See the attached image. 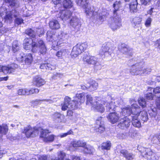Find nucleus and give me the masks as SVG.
<instances>
[{
    "instance_id": "obj_5",
    "label": "nucleus",
    "mask_w": 160,
    "mask_h": 160,
    "mask_svg": "<svg viewBox=\"0 0 160 160\" xmlns=\"http://www.w3.org/2000/svg\"><path fill=\"white\" fill-rule=\"evenodd\" d=\"M141 112V110L138 105L136 104H132L130 107V106L126 107L122 109V116L129 115L132 114V116L134 114L139 113Z\"/></svg>"
},
{
    "instance_id": "obj_30",
    "label": "nucleus",
    "mask_w": 160,
    "mask_h": 160,
    "mask_svg": "<svg viewBox=\"0 0 160 160\" xmlns=\"http://www.w3.org/2000/svg\"><path fill=\"white\" fill-rule=\"evenodd\" d=\"M49 25L50 28L52 29H58L60 28V24L58 22L55 20L50 21Z\"/></svg>"
},
{
    "instance_id": "obj_9",
    "label": "nucleus",
    "mask_w": 160,
    "mask_h": 160,
    "mask_svg": "<svg viewBox=\"0 0 160 160\" xmlns=\"http://www.w3.org/2000/svg\"><path fill=\"white\" fill-rule=\"evenodd\" d=\"M88 45L86 42L81 44H78L72 48L71 54L74 57H77L88 48Z\"/></svg>"
},
{
    "instance_id": "obj_11",
    "label": "nucleus",
    "mask_w": 160,
    "mask_h": 160,
    "mask_svg": "<svg viewBox=\"0 0 160 160\" xmlns=\"http://www.w3.org/2000/svg\"><path fill=\"white\" fill-rule=\"evenodd\" d=\"M85 101V94L84 93H77L75 99L72 101L74 105H72L73 108H78L79 107L82 103Z\"/></svg>"
},
{
    "instance_id": "obj_54",
    "label": "nucleus",
    "mask_w": 160,
    "mask_h": 160,
    "mask_svg": "<svg viewBox=\"0 0 160 160\" xmlns=\"http://www.w3.org/2000/svg\"><path fill=\"white\" fill-rule=\"evenodd\" d=\"M23 20L21 18H17L15 20V26H18L23 23Z\"/></svg>"
},
{
    "instance_id": "obj_20",
    "label": "nucleus",
    "mask_w": 160,
    "mask_h": 160,
    "mask_svg": "<svg viewBox=\"0 0 160 160\" xmlns=\"http://www.w3.org/2000/svg\"><path fill=\"white\" fill-rule=\"evenodd\" d=\"M70 24L77 31L79 30L81 25L80 20L76 16L73 17L72 18L70 22Z\"/></svg>"
},
{
    "instance_id": "obj_50",
    "label": "nucleus",
    "mask_w": 160,
    "mask_h": 160,
    "mask_svg": "<svg viewBox=\"0 0 160 160\" xmlns=\"http://www.w3.org/2000/svg\"><path fill=\"white\" fill-rule=\"evenodd\" d=\"M67 53L65 49H62L58 51L56 53V55L58 57H61L62 56H65Z\"/></svg>"
},
{
    "instance_id": "obj_49",
    "label": "nucleus",
    "mask_w": 160,
    "mask_h": 160,
    "mask_svg": "<svg viewBox=\"0 0 160 160\" xmlns=\"http://www.w3.org/2000/svg\"><path fill=\"white\" fill-rule=\"evenodd\" d=\"M54 138V136L53 135H51L48 136L46 138L43 139V140L46 142H51L53 141Z\"/></svg>"
},
{
    "instance_id": "obj_32",
    "label": "nucleus",
    "mask_w": 160,
    "mask_h": 160,
    "mask_svg": "<svg viewBox=\"0 0 160 160\" xmlns=\"http://www.w3.org/2000/svg\"><path fill=\"white\" fill-rule=\"evenodd\" d=\"M86 143L85 142L80 140L73 141L72 143V144L74 147H82L83 148L85 146Z\"/></svg>"
},
{
    "instance_id": "obj_23",
    "label": "nucleus",
    "mask_w": 160,
    "mask_h": 160,
    "mask_svg": "<svg viewBox=\"0 0 160 160\" xmlns=\"http://www.w3.org/2000/svg\"><path fill=\"white\" fill-rule=\"evenodd\" d=\"M18 14V13L15 10L7 12L4 17L5 21L7 22H11L12 21V16L16 17Z\"/></svg>"
},
{
    "instance_id": "obj_8",
    "label": "nucleus",
    "mask_w": 160,
    "mask_h": 160,
    "mask_svg": "<svg viewBox=\"0 0 160 160\" xmlns=\"http://www.w3.org/2000/svg\"><path fill=\"white\" fill-rule=\"evenodd\" d=\"M40 128L32 127L30 126H28L24 128L23 133H25L27 138L34 137L38 135Z\"/></svg>"
},
{
    "instance_id": "obj_21",
    "label": "nucleus",
    "mask_w": 160,
    "mask_h": 160,
    "mask_svg": "<svg viewBox=\"0 0 160 160\" xmlns=\"http://www.w3.org/2000/svg\"><path fill=\"white\" fill-rule=\"evenodd\" d=\"M72 13L71 12L68 10L60 11L57 15L58 18H60L63 21H66L69 19L71 16Z\"/></svg>"
},
{
    "instance_id": "obj_42",
    "label": "nucleus",
    "mask_w": 160,
    "mask_h": 160,
    "mask_svg": "<svg viewBox=\"0 0 160 160\" xmlns=\"http://www.w3.org/2000/svg\"><path fill=\"white\" fill-rule=\"evenodd\" d=\"M6 3H8L9 5L12 6L18 7L19 5L18 2L17 0H4Z\"/></svg>"
},
{
    "instance_id": "obj_56",
    "label": "nucleus",
    "mask_w": 160,
    "mask_h": 160,
    "mask_svg": "<svg viewBox=\"0 0 160 160\" xmlns=\"http://www.w3.org/2000/svg\"><path fill=\"white\" fill-rule=\"evenodd\" d=\"M152 21V19L151 18H148L146 20L145 23V25L146 27H150Z\"/></svg>"
},
{
    "instance_id": "obj_63",
    "label": "nucleus",
    "mask_w": 160,
    "mask_h": 160,
    "mask_svg": "<svg viewBox=\"0 0 160 160\" xmlns=\"http://www.w3.org/2000/svg\"><path fill=\"white\" fill-rule=\"evenodd\" d=\"M40 68L41 69L43 70L46 69V63L42 64L40 66Z\"/></svg>"
},
{
    "instance_id": "obj_13",
    "label": "nucleus",
    "mask_w": 160,
    "mask_h": 160,
    "mask_svg": "<svg viewBox=\"0 0 160 160\" xmlns=\"http://www.w3.org/2000/svg\"><path fill=\"white\" fill-rule=\"evenodd\" d=\"M102 118L101 117H98L96 120V125L93 128L95 132L99 133L103 132L105 130V128L104 124V122L102 120Z\"/></svg>"
},
{
    "instance_id": "obj_24",
    "label": "nucleus",
    "mask_w": 160,
    "mask_h": 160,
    "mask_svg": "<svg viewBox=\"0 0 160 160\" xmlns=\"http://www.w3.org/2000/svg\"><path fill=\"white\" fill-rule=\"evenodd\" d=\"M33 83L37 87H40L44 85L45 83V81L39 76H36L33 78Z\"/></svg>"
},
{
    "instance_id": "obj_3",
    "label": "nucleus",
    "mask_w": 160,
    "mask_h": 160,
    "mask_svg": "<svg viewBox=\"0 0 160 160\" xmlns=\"http://www.w3.org/2000/svg\"><path fill=\"white\" fill-rule=\"evenodd\" d=\"M144 63L143 62H138L132 66L130 72L132 75H141L144 73H148L151 71L150 68L143 69Z\"/></svg>"
},
{
    "instance_id": "obj_31",
    "label": "nucleus",
    "mask_w": 160,
    "mask_h": 160,
    "mask_svg": "<svg viewBox=\"0 0 160 160\" xmlns=\"http://www.w3.org/2000/svg\"><path fill=\"white\" fill-rule=\"evenodd\" d=\"M118 48L119 50L123 54H128L130 51L128 47L124 43L122 44Z\"/></svg>"
},
{
    "instance_id": "obj_47",
    "label": "nucleus",
    "mask_w": 160,
    "mask_h": 160,
    "mask_svg": "<svg viewBox=\"0 0 160 160\" xmlns=\"http://www.w3.org/2000/svg\"><path fill=\"white\" fill-rule=\"evenodd\" d=\"M138 102L140 106L142 108H145L146 106V102L144 98L140 97L138 99Z\"/></svg>"
},
{
    "instance_id": "obj_38",
    "label": "nucleus",
    "mask_w": 160,
    "mask_h": 160,
    "mask_svg": "<svg viewBox=\"0 0 160 160\" xmlns=\"http://www.w3.org/2000/svg\"><path fill=\"white\" fill-rule=\"evenodd\" d=\"M101 147L102 150L105 149L106 150H109L110 149L111 144L110 142L108 141L102 143Z\"/></svg>"
},
{
    "instance_id": "obj_57",
    "label": "nucleus",
    "mask_w": 160,
    "mask_h": 160,
    "mask_svg": "<svg viewBox=\"0 0 160 160\" xmlns=\"http://www.w3.org/2000/svg\"><path fill=\"white\" fill-rule=\"evenodd\" d=\"M2 26V23L0 22V35H2L6 32L5 28L3 27Z\"/></svg>"
},
{
    "instance_id": "obj_46",
    "label": "nucleus",
    "mask_w": 160,
    "mask_h": 160,
    "mask_svg": "<svg viewBox=\"0 0 160 160\" xmlns=\"http://www.w3.org/2000/svg\"><path fill=\"white\" fill-rule=\"evenodd\" d=\"M25 33L32 38H34L35 36L34 31L31 28L27 29L25 31Z\"/></svg>"
},
{
    "instance_id": "obj_10",
    "label": "nucleus",
    "mask_w": 160,
    "mask_h": 160,
    "mask_svg": "<svg viewBox=\"0 0 160 160\" xmlns=\"http://www.w3.org/2000/svg\"><path fill=\"white\" fill-rule=\"evenodd\" d=\"M142 156L148 160H156L154 153L151 149L142 148L140 151Z\"/></svg>"
},
{
    "instance_id": "obj_25",
    "label": "nucleus",
    "mask_w": 160,
    "mask_h": 160,
    "mask_svg": "<svg viewBox=\"0 0 160 160\" xmlns=\"http://www.w3.org/2000/svg\"><path fill=\"white\" fill-rule=\"evenodd\" d=\"M140 113L134 114V115L131 116L132 119V123L133 126L137 128H140L141 126V123L140 121L137 119Z\"/></svg>"
},
{
    "instance_id": "obj_60",
    "label": "nucleus",
    "mask_w": 160,
    "mask_h": 160,
    "mask_svg": "<svg viewBox=\"0 0 160 160\" xmlns=\"http://www.w3.org/2000/svg\"><path fill=\"white\" fill-rule=\"evenodd\" d=\"M46 70H51L55 68L54 66L50 63H46Z\"/></svg>"
},
{
    "instance_id": "obj_1",
    "label": "nucleus",
    "mask_w": 160,
    "mask_h": 160,
    "mask_svg": "<svg viewBox=\"0 0 160 160\" xmlns=\"http://www.w3.org/2000/svg\"><path fill=\"white\" fill-rule=\"evenodd\" d=\"M77 4L84 8H86L85 12L87 16L96 17L98 20L101 22L103 21L105 17L108 15L107 10L102 9L98 10V8L88 5L87 0H76Z\"/></svg>"
},
{
    "instance_id": "obj_55",
    "label": "nucleus",
    "mask_w": 160,
    "mask_h": 160,
    "mask_svg": "<svg viewBox=\"0 0 160 160\" xmlns=\"http://www.w3.org/2000/svg\"><path fill=\"white\" fill-rule=\"evenodd\" d=\"M154 97V95L151 92H148L145 95V97L148 100H152Z\"/></svg>"
},
{
    "instance_id": "obj_4",
    "label": "nucleus",
    "mask_w": 160,
    "mask_h": 160,
    "mask_svg": "<svg viewBox=\"0 0 160 160\" xmlns=\"http://www.w3.org/2000/svg\"><path fill=\"white\" fill-rule=\"evenodd\" d=\"M23 47L24 49L27 50H30L32 48V50L33 52H36L37 49L39 48L40 52L42 54H45L47 51L43 41L41 40H40L38 43L33 42L32 45L28 46L25 44V45H23Z\"/></svg>"
},
{
    "instance_id": "obj_37",
    "label": "nucleus",
    "mask_w": 160,
    "mask_h": 160,
    "mask_svg": "<svg viewBox=\"0 0 160 160\" xmlns=\"http://www.w3.org/2000/svg\"><path fill=\"white\" fill-rule=\"evenodd\" d=\"M56 101V99L53 98H51L50 99H36L34 101L35 104H40V101H46L48 103H52Z\"/></svg>"
},
{
    "instance_id": "obj_12",
    "label": "nucleus",
    "mask_w": 160,
    "mask_h": 160,
    "mask_svg": "<svg viewBox=\"0 0 160 160\" xmlns=\"http://www.w3.org/2000/svg\"><path fill=\"white\" fill-rule=\"evenodd\" d=\"M18 60L19 61H22L24 60L25 64L29 65L32 62V57L31 54L28 53L25 55L23 52L19 54L17 56Z\"/></svg>"
},
{
    "instance_id": "obj_7",
    "label": "nucleus",
    "mask_w": 160,
    "mask_h": 160,
    "mask_svg": "<svg viewBox=\"0 0 160 160\" xmlns=\"http://www.w3.org/2000/svg\"><path fill=\"white\" fill-rule=\"evenodd\" d=\"M109 25L113 31H115L121 26V19L117 14H114L113 16L110 18Z\"/></svg>"
},
{
    "instance_id": "obj_22",
    "label": "nucleus",
    "mask_w": 160,
    "mask_h": 160,
    "mask_svg": "<svg viewBox=\"0 0 160 160\" xmlns=\"http://www.w3.org/2000/svg\"><path fill=\"white\" fill-rule=\"evenodd\" d=\"M110 113L108 116L107 118L109 121L112 124H114L117 122L119 120V119L122 117L120 116L117 113L112 112Z\"/></svg>"
},
{
    "instance_id": "obj_58",
    "label": "nucleus",
    "mask_w": 160,
    "mask_h": 160,
    "mask_svg": "<svg viewBox=\"0 0 160 160\" xmlns=\"http://www.w3.org/2000/svg\"><path fill=\"white\" fill-rule=\"evenodd\" d=\"M34 42H33V40L31 38H26L24 40L23 43L32 44Z\"/></svg>"
},
{
    "instance_id": "obj_40",
    "label": "nucleus",
    "mask_w": 160,
    "mask_h": 160,
    "mask_svg": "<svg viewBox=\"0 0 160 160\" xmlns=\"http://www.w3.org/2000/svg\"><path fill=\"white\" fill-rule=\"evenodd\" d=\"M62 4L65 8H70L73 6L72 3L70 0H63Z\"/></svg>"
},
{
    "instance_id": "obj_34",
    "label": "nucleus",
    "mask_w": 160,
    "mask_h": 160,
    "mask_svg": "<svg viewBox=\"0 0 160 160\" xmlns=\"http://www.w3.org/2000/svg\"><path fill=\"white\" fill-rule=\"evenodd\" d=\"M90 86H88L89 90L90 91H92L96 90L98 86V84L95 81H90Z\"/></svg>"
},
{
    "instance_id": "obj_35",
    "label": "nucleus",
    "mask_w": 160,
    "mask_h": 160,
    "mask_svg": "<svg viewBox=\"0 0 160 160\" xmlns=\"http://www.w3.org/2000/svg\"><path fill=\"white\" fill-rule=\"evenodd\" d=\"M138 3L137 1H136L132 2L129 5L130 12H135L137 11V5Z\"/></svg>"
},
{
    "instance_id": "obj_33",
    "label": "nucleus",
    "mask_w": 160,
    "mask_h": 160,
    "mask_svg": "<svg viewBox=\"0 0 160 160\" xmlns=\"http://www.w3.org/2000/svg\"><path fill=\"white\" fill-rule=\"evenodd\" d=\"M152 90L154 93L157 98L160 97V87H157L156 88L153 89L152 88L150 87L148 88V91H152Z\"/></svg>"
},
{
    "instance_id": "obj_27",
    "label": "nucleus",
    "mask_w": 160,
    "mask_h": 160,
    "mask_svg": "<svg viewBox=\"0 0 160 160\" xmlns=\"http://www.w3.org/2000/svg\"><path fill=\"white\" fill-rule=\"evenodd\" d=\"M150 140L152 143L157 145L160 144V133L159 134L151 135L150 137Z\"/></svg>"
},
{
    "instance_id": "obj_36",
    "label": "nucleus",
    "mask_w": 160,
    "mask_h": 160,
    "mask_svg": "<svg viewBox=\"0 0 160 160\" xmlns=\"http://www.w3.org/2000/svg\"><path fill=\"white\" fill-rule=\"evenodd\" d=\"M142 21V18L139 17H135L133 20V27L136 28L138 27Z\"/></svg>"
},
{
    "instance_id": "obj_41",
    "label": "nucleus",
    "mask_w": 160,
    "mask_h": 160,
    "mask_svg": "<svg viewBox=\"0 0 160 160\" xmlns=\"http://www.w3.org/2000/svg\"><path fill=\"white\" fill-rule=\"evenodd\" d=\"M8 131V127L6 124H4L0 126V133L6 134Z\"/></svg>"
},
{
    "instance_id": "obj_15",
    "label": "nucleus",
    "mask_w": 160,
    "mask_h": 160,
    "mask_svg": "<svg viewBox=\"0 0 160 160\" xmlns=\"http://www.w3.org/2000/svg\"><path fill=\"white\" fill-rule=\"evenodd\" d=\"M69 38L68 34L64 32L61 33L59 35L58 40L53 42V44L57 46H59L62 43H66Z\"/></svg>"
},
{
    "instance_id": "obj_39",
    "label": "nucleus",
    "mask_w": 160,
    "mask_h": 160,
    "mask_svg": "<svg viewBox=\"0 0 160 160\" xmlns=\"http://www.w3.org/2000/svg\"><path fill=\"white\" fill-rule=\"evenodd\" d=\"M39 131L40 132V137L43 138V139H44L48 136L47 134L48 133L50 132L49 130L48 129H43L41 128Z\"/></svg>"
},
{
    "instance_id": "obj_2",
    "label": "nucleus",
    "mask_w": 160,
    "mask_h": 160,
    "mask_svg": "<svg viewBox=\"0 0 160 160\" xmlns=\"http://www.w3.org/2000/svg\"><path fill=\"white\" fill-rule=\"evenodd\" d=\"M119 103V102L117 98L112 99L111 101L110 102H106L103 101L98 100L94 102L92 107L98 111L102 112L104 110V108L102 106V104L105 105L106 104V107L107 110L109 112H111L115 111L116 107H117Z\"/></svg>"
},
{
    "instance_id": "obj_6",
    "label": "nucleus",
    "mask_w": 160,
    "mask_h": 160,
    "mask_svg": "<svg viewBox=\"0 0 160 160\" xmlns=\"http://www.w3.org/2000/svg\"><path fill=\"white\" fill-rule=\"evenodd\" d=\"M83 60L89 64L94 65V68L97 70L101 68V65L97 62L98 59L94 56H92L86 53L84 55Z\"/></svg>"
},
{
    "instance_id": "obj_18",
    "label": "nucleus",
    "mask_w": 160,
    "mask_h": 160,
    "mask_svg": "<svg viewBox=\"0 0 160 160\" xmlns=\"http://www.w3.org/2000/svg\"><path fill=\"white\" fill-rule=\"evenodd\" d=\"M117 152L120 154V156L125 158L126 160H132L135 157V155L132 153L129 152L125 149L117 151Z\"/></svg>"
},
{
    "instance_id": "obj_59",
    "label": "nucleus",
    "mask_w": 160,
    "mask_h": 160,
    "mask_svg": "<svg viewBox=\"0 0 160 160\" xmlns=\"http://www.w3.org/2000/svg\"><path fill=\"white\" fill-rule=\"evenodd\" d=\"M151 0H140L141 4L147 6L149 4Z\"/></svg>"
},
{
    "instance_id": "obj_44",
    "label": "nucleus",
    "mask_w": 160,
    "mask_h": 160,
    "mask_svg": "<svg viewBox=\"0 0 160 160\" xmlns=\"http://www.w3.org/2000/svg\"><path fill=\"white\" fill-rule=\"evenodd\" d=\"M28 89H19L18 91V94L19 95H28Z\"/></svg>"
},
{
    "instance_id": "obj_26",
    "label": "nucleus",
    "mask_w": 160,
    "mask_h": 160,
    "mask_svg": "<svg viewBox=\"0 0 160 160\" xmlns=\"http://www.w3.org/2000/svg\"><path fill=\"white\" fill-rule=\"evenodd\" d=\"M125 4L122 0L116 1L112 5L113 7L114 8V14H117V12L118 11V8L122 7Z\"/></svg>"
},
{
    "instance_id": "obj_64",
    "label": "nucleus",
    "mask_w": 160,
    "mask_h": 160,
    "mask_svg": "<svg viewBox=\"0 0 160 160\" xmlns=\"http://www.w3.org/2000/svg\"><path fill=\"white\" fill-rule=\"evenodd\" d=\"M156 104L158 108L160 109V100H158L156 101Z\"/></svg>"
},
{
    "instance_id": "obj_62",
    "label": "nucleus",
    "mask_w": 160,
    "mask_h": 160,
    "mask_svg": "<svg viewBox=\"0 0 160 160\" xmlns=\"http://www.w3.org/2000/svg\"><path fill=\"white\" fill-rule=\"evenodd\" d=\"M37 32L39 37H40L41 35L43 34L44 33V30L43 28L38 29L37 31Z\"/></svg>"
},
{
    "instance_id": "obj_53",
    "label": "nucleus",
    "mask_w": 160,
    "mask_h": 160,
    "mask_svg": "<svg viewBox=\"0 0 160 160\" xmlns=\"http://www.w3.org/2000/svg\"><path fill=\"white\" fill-rule=\"evenodd\" d=\"M19 48L17 42L15 41L13 42L12 45V49L14 52H15L18 51Z\"/></svg>"
},
{
    "instance_id": "obj_43",
    "label": "nucleus",
    "mask_w": 160,
    "mask_h": 160,
    "mask_svg": "<svg viewBox=\"0 0 160 160\" xmlns=\"http://www.w3.org/2000/svg\"><path fill=\"white\" fill-rule=\"evenodd\" d=\"M141 119L144 122H146L148 119V116L147 112L145 111H143L141 112Z\"/></svg>"
},
{
    "instance_id": "obj_29",
    "label": "nucleus",
    "mask_w": 160,
    "mask_h": 160,
    "mask_svg": "<svg viewBox=\"0 0 160 160\" xmlns=\"http://www.w3.org/2000/svg\"><path fill=\"white\" fill-rule=\"evenodd\" d=\"M83 151L85 153L93 154L95 151V149L92 146L86 144L83 148Z\"/></svg>"
},
{
    "instance_id": "obj_19",
    "label": "nucleus",
    "mask_w": 160,
    "mask_h": 160,
    "mask_svg": "<svg viewBox=\"0 0 160 160\" xmlns=\"http://www.w3.org/2000/svg\"><path fill=\"white\" fill-rule=\"evenodd\" d=\"M18 66L16 64L13 63L7 66H2V72L6 74L11 73L18 68Z\"/></svg>"
},
{
    "instance_id": "obj_14",
    "label": "nucleus",
    "mask_w": 160,
    "mask_h": 160,
    "mask_svg": "<svg viewBox=\"0 0 160 160\" xmlns=\"http://www.w3.org/2000/svg\"><path fill=\"white\" fill-rule=\"evenodd\" d=\"M112 46L113 45L110 42H107L104 44L102 47L100 54L101 55L105 56L107 55V53L109 54H111V53L114 48Z\"/></svg>"
},
{
    "instance_id": "obj_48",
    "label": "nucleus",
    "mask_w": 160,
    "mask_h": 160,
    "mask_svg": "<svg viewBox=\"0 0 160 160\" xmlns=\"http://www.w3.org/2000/svg\"><path fill=\"white\" fill-rule=\"evenodd\" d=\"M73 132L72 129L69 130L67 132L64 133H62L59 134L57 136L58 137H60L61 138H63L66 137L68 135L73 134Z\"/></svg>"
},
{
    "instance_id": "obj_17",
    "label": "nucleus",
    "mask_w": 160,
    "mask_h": 160,
    "mask_svg": "<svg viewBox=\"0 0 160 160\" xmlns=\"http://www.w3.org/2000/svg\"><path fill=\"white\" fill-rule=\"evenodd\" d=\"M130 125V121L127 116L122 118L119 120L118 124V127L121 129H125L128 128Z\"/></svg>"
},
{
    "instance_id": "obj_16",
    "label": "nucleus",
    "mask_w": 160,
    "mask_h": 160,
    "mask_svg": "<svg viewBox=\"0 0 160 160\" xmlns=\"http://www.w3.org/2000/svg\"><path fill=\"white\" fill-rule=\"evenodd\" d=\"M72 105H74V104L72 102V101H71V98L68 97L66 96L65 98L64 102L61 104L62 110L65 111L68 108L72 109L76 108H73Z\"/></svg>"
},
{
    "instance_id": "obj_51",
    "label": "nucleus",
    "mask_w": 160,
    "mask_h": 160,
    "mask_svg": "<svg viewBox=\"0 0 160 160\" xmlns=\"http://www.w3.org/2000/svg\"><path fill=\"white\" fill-rule=\"evenodd\" d=\"M39 92V90L38 89H34L33 88H32L30 89H28V95H30V94L36 93H38Z\"/></svg>"
},
{
    "instance_id": "obj_45",
    "label": "nucleus",
    "mask_w": 160,
    "mask_h": 160,
    "mask_svg": "<svg viewBox=\"0 0 160 160\" xmlns=\"http://www.w3.org/2000/svg\"><path fill=\"white\" fill-rule=\"evenodd\" d=\"M87 101L86 104L87 105H91L92 107V104L94 102H93L92 98L90 95H87L86 96Z\"/></svg>"
},
{
    "instance_id": "obj_52",
    "label": "nucleus",
    "mask_w": 160,
    "mask_h": 160,
    "mask_svg": "<svg viewBox=\"0 0 160 160\" xmlns=\"http://www.w3.org/2000/svg\"><path fill=\"white\" fill-rule=\"evenodd\" d=\"M67 116L69 119L74 121L73 117V112L72 110H68L67 112Z\"/></svg>"
},
{
    "instance_id": "obj_61",
    "label": "nucleus",
    "mask_w": 160,
    "mask_h": 160,
    "mask_svg": "<svg viewBox=\"0 0 160 160\" xmlns=\"http://www.w3.org/2000/svg\"><path fill=\"white\" fill-rule=\"evenodd\" d=\"M47 39L49 40H50L53 37V35L52 34V33L51 31L47 32Z\"/></svg>"
},
{
    "instance_id": "obj_28",
    "label": "nucleus",
    "mask_w": 160,
    "mask_h": 160,
    "mask_svg": "<svg viewBox=\"0 0 160 160\" xmlns=\"http://www.w3.org/2000/svg\"><path fill=\"white\" fill-rule=\"evenodd\" d=\"M64 116L59 113H54L52 116V118L54 120L58 122H64Z\"/></svg>"
}]
</instances>
